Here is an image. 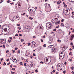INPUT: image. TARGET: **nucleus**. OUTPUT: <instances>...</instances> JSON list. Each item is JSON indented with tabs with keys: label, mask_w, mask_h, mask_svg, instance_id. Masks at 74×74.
<instances>
[{
	"label": "nucleus",
	"mask_w": 74,
	"mask_h": 74,
	"mask_svg": "<svg viewBox=\"0 0 74 74\" xmlns=\"http://www.w3.org/2000/svg\"><path fill=\"white\" fill-rule=\"evenodd\" d=\"M69 10L67 9H65L63 10V13L64 14L66 15H69Z\"/></svg>",
	"instance_id": "nucleus-1"
},
{
	"label": "nucleus",
	"mask_w": 74,
	"mask_h": 74,
	"mask_svg": "<svg viewBox=\"0 0 74 74\" xmlns=\"http://www.w3.org/2000/svg\"><path fill=\"white\" fill-rule=\"evenodd\" d=\"M46 26L47 27V30H49V29L51 28V23H47L46 25Z\"/></svg>",
	"instance_id": "nucleus-2"
},
{
	"label": "nucleus",
	"mask_w": 74,
	"mask_h": 74,
	"mask_svg": "<svg viewBox=\"0 0 74 74\" xmlns=\"http://www.w3.org/2000/svg\"><path fill=\"white\" fill-rule=\"evenodd\" d=\"M46 62H47L48 61H49V63L48 64H49L50 62H51V58L49 57H46Z\"/></svg>",
	"instance_id": "nucleus-3"
},
{
	"label": "nucleus",
	"mask_w": 74,
	"mask_h": 74,
	"mask_svg": "<svg viewBox=\"0 0 74 74\" xmlns=\"http://www.w3.org/2000/svg\"><path fill=\"white\" fill-rule=\"evenodd\" d=\"M59 64L57 66V69L58 71H61L62 70V69H61V67H60V65H59V64ZM60 70V71H59Z\"/></svg>",
	"instance_id": "nucleus-4"
},
{
	"label": "nucleus",
	"mask_w": 74,
	"mask_h": 74,
	"mask_svg": "<svg viewBox=\"0 0 74 74\" xmlns=\"http://www.w3.org/2000/svg\"><path fill=\"white\" fill-rule=\"evenodd\" d=\"M59 34L60 35H61V36H63L64 34V32H62V31L61 29L59 31Z\"/></svg>",
	"instance_id": "nucleus-5"
},
{
	"label": "nucleus",
	"mask_w": 74,
	"mask_h": 74,
	"mask_svg": "<svg viewBox=\"0 0 74 74\" xmlns=\"http://www.w3.org/2000/svg\"><path fill=\"white\" fill-rule=\"evenodd\" d=\"M45 8H49V7H50V5L46 3L45 5Z\"/></svg>",
	"instance_id": "nucleus-6"
},
{
	"label": "nucleus",
	"mask_w": 74,
	"mask_h": 74,
	"mask_svg": "<svg viewBox=\"0 0 74 74\" xmlns=\"http://www.w3.org/2000/svg\"><path fill=\"white\" fill-rule=\"evenodd\" d=\"M55 47L53 45L52 46V48H51V51L53 52H54L55 51Z\"/></svg>",
	"instance_id": "nucleus-7"
},
{
	"label": "nucleus",
	"mask_w": 74,
	"mask_h": 74,
	"mask_svg": "<svg viewBox=\"0 0 74 74\" xmlns=\"http://www.w3.org/2000/svg\"><path fill=\"white\" fill-rule=\"evenodd\" d=\"M60 54H61V55H63V58H64V52H59V56H60Z\"/></svg>",
	"instance_id": "nucleus-8"
},
{
	"label": "nucleus",
	"mask_w": 74,
	"mask_h": 74,
	"mask_svg": "<svg viewBox=\"0 0 74 74\" xmlns=\"http://www.w3.org/2000/svg\"><path fill=\"white\" fill-rule=\"evenodd\" d=\"M14 59L12 61H13V62L14 63H16L17 62V60L16 59V58L14 57Z\"/></svg>",
	"instance_id": "nucleus-9"
},
{
	"label": "nucleus",
	"mask_w": 74,
	"mask_h": 74,
	"mask_svg": "<svg viewBox=\"0 0 74 74\" xmlns=\"http://www.w3.org/2000/svg\"><path fill=\"white\" fill-rule=\"evenodd\" d=\"M63 54H61V55L60 56L59 59H63V58H64V57H63Z\"/></svg>",
	"instance_id": "nucleus-10"
},
{
	"label": "nucleus",
	"mask_w": 74,
	"mask_h": 74,
	"mask_svg": "<svg viewBox=\"0 0 74 74\" xmlns=\"http://www.w3.org/2000/svg\"><path fill=\"white\" fill-rule=\"evenodd\" d=\"M74 35H73L71 36L70 37V40L71 41H72L73 40V38H74Z\"/></svg>",
	"instance_id": "nucleus-11"
},
{
	"label": "nucleus",
	"mask_w": 74,
	"mask_h": 74,
	"mask_svg": "<svg viewBox=\"0 0 74 74\" xmlns=\"http://www.w3.org/2000/svg\"><path fill=\"white\" fill-rule=\"evenodd\" d=\"M34 8V10H35V11H33V9H30V12H35V11H36V8Z\"/></svg>",
	"instance_id": "nucleus-12"
},
{
	"label": "nucleus",
	"mask_w": 74,
	"mask_h": 74,
	"mask_svg": "<svg viewBox=\"0 0 74 74\" xmlns=\"http://www.w3.org/2000/svg\"><path fill=\"white\" fill-rule=\"evenodd\" d=\"M34 44H36V43L35 42H34V41L32 42L31 43V45H34Z\"/></svg>",
	"instance_id": "nucleus-13"
},
{
	"label": "nucleus",
	"mask_w": 74,
	"mask_h": 74,
	"mask_svg": "<svg viewBox=\"0 0 74 74\" xmlns=\"http://www.w3.org/2000/svg\"><path fill=\"white\" fill-rule=\"evenodd\" d=\"M68 39V37H65L64 38V41H67Z\"/></svg>",
	"instance_id": "nucleus-14"
},
{
	"label": "nucleus",
	"mask_w": 74,
	"mask_h": 74,
	"mask_svg": "<svg viewBox=\"0 0 74 74\" xmlns=\"http://www.w3.org/2000/svg\"><path fill=\"white\" fill-rule=\"evenodd\" d=\"M18 6H21V4H18V5H17L16 6V8H19V7H18Z\"/></svg>",
	"instance_id": "nucleus-15"
},
{
	"label": "nucleus",
	"mask_w": 74,
	"mask_h": 74,
	"mask_svg": "<svg viewBox=\"0 0 74 74\" xmlns=\"http://www.w3.org/2000/svg\"><path fill=\"white\" fill-rule=\"evenodd\" d=\"M0 42L2 44H4V42H3V41L2 40V39H1V40H0Z\"/></svg>",
	"instance_id": "nucleus-16"
},
{
	"label": "nucleus",
	"mask_w": 74,
	"mask_h": 74,
	"mask_svg": "<svg viewBox=\"0 0 74 74\" xmlns=\"http://www.w3.org/2000/svg\"><path fill=\"white\" fill-rule=\"evenodd\" d=\"M19 19V18L18 17L16 16V21H18Z\"/></svg>",
	"instance_id": "nucleus-17"
},
{
	"label": "nucleus",
	"mask_w": 74,
	"mask_h": 74,
	"mask_svg": "<svg viewBox=\"0 0 74 74\" xmlns=\"http://www.w3.org/2000/svg\"><path fill=\"white\" fill-rule=\"evenodd\" d=\"M52 39H50L49 42L50 43H51L52 42Z\"/></svg>",
	"instance_id": "nucleus-18"
},
{
	"label": "nucleus",
	"mask_w": 74,
	"mask_h": 74,
	"mask_svg": "<svg viewBox=\"0 0 74 74\" xmlns=\"http://www.w3.org/2000/svg\"><path fill=\"white\" fill-rule=\"evenodd\" d=\"M53 46V45L49 46H48V48H51L52 49V46Z\"/></svg>",
	"instance_id": "nucleus-19"
},
{
	"label": "nucleus",
	"mask_w": 74,
	"mask_h": 74,
	"mask_svg": "<svg viewBox=\"0 0 74 74\" xmlns=\"http://www.w3.org/2000/svg\"><path fill=\"white\" fill-rule=\"evenodd\" d=\"M15 17H13V19H12V20H11V21H12V22H14V20H15Z\"/></svg>",
	"instance_id": "nucleus-20"
},
{
	"label": "nucleus",
	"mask_w": 74,
	"mask_h": 74,
	"mask_svg": "<svg viewBox=\"0 0 74 74\" xmlns=\"http://www.w3.org/2000/svg\"><path fill=\"white\" fill-rule=\"evenodd\" d=\"M3 30L5 32H7V28H4Z\"/></svg>",
	"instance_id": "nucleus-21"
},
{
	"label": "nucleus",
	"mask_w": 74,
	"mask_h": 74,
	"mask_svg": "<svg viewBox=\"0 0 74 74\" xmlns=\"http://www.w3.org/2000/svg\"><path fill=\"white\" fill-rule=\"evenodd\" d=\"M74 67L73 66L71 67V70H74Z\"/></svg>",
	"instance_id": "nucleus-22"
},
{
	"label": "nucleus",
	"mask_w": 74,
	"mask_h": 74,
	"mask_svg": "<svg viewBox=\"0 0 74 74\" xmlns=\"http://www.w3.org/2000/svg\"><path fill=\"white\" fill-rule=\"evenodd\" d=\"M3 47V48H5V45H3L2 46Z\"/></svg>",
	"instance_id": "nucleus-23"
},
{
	"label": "nucleus",
	"mask_w": 74,
	"mask_h": 74,
	"mask_svg": "<svg viewBox=\"0 0 74 74\" xmlns=\"http://www.w3.org/2000/svg\"><path fill=\"white\" fill-rule=\"evenodd\" d=\"M57 41L58 42H61V40H59V39Z\"/></svg>",
	"instance_id": "nucleus-24"
},
{
	"label": "nucleus",
	"mask_w": 74,
	"mask_h": 74,
	"mask_svg": "<svg viewBox=\"0 0 74 74\" xmlns=\"http://www.w3.org/2000/svg\"><path fill=\"white\" fill-rule=\"evenodd\" d=\"M3 63L4 64H3V65L4 66H5V65H6V63H5V62H4Z\"/></svg>",
	"instance_id": "nucleus-25"
},
{
	"label": "nucleus",
	"mask_w": 74,
	"mask_h": 74,
	"mask_svg": "<svg viewBox=\"0 0 74 74\" xmlns=\"http://www.w3.org/2000/svg\"><path fill=\"white\" fill-rule=\"evenodd\" d=\"M11 41V40H8V42L9 43H10V42Z\"/></svg>",
	"instance_id": "nucleus-26"
},
{
	"label": "nucleus",
	"mask_w": 74,
	"mask_h": 74,
	"mask_svg": "<svg viewBox=\"0 0 74 74\" xmlns=\"http://www.w3.org/2000/svg\"><path fill=\"white\" fill-rule=\"evenodd\" d=\"M20 64L23 65V63L22 62H20Z\"/></svg>",
	"instance_id": "nucleus-27"
},
{
	"label": "nucleus",
	"mask_w": 74,
	"mask_h": 74,
	"mask_svg": "<svg viewBox=\"0 0 74 74\" xmlns=\"http://www.w3.org/2000/svg\"><path fill=\"white\" fill-rule=\"evenodd\" d=\"M27 44H28V46H30V45H31V43H27Z\"/></svg>",
	"instance_id": "nucleus-28"
},
{
	"label": "nucleus",
	"mask_w": 74,
	"mask_h": 74,
	"mask_svg": "<svg viewBox=\"0 0 74 74\" xmlns=\"http://www.w3.org/2000/svg\"><path fill=\"white\" fill-rule=\"evenodd\" d=\"M11 73H12V74H15V72H14L11 71Z\"/></svg>",
	"instance_id": "nucleus-29"
},
{
	"label": "nucleus",
	"mask_w": 74,
	"mask_h": 74,
	"mask_svg": "<svg viewBox=\"0 0 74 74\" xmlns=\"http://www.w3.org/2000/svg\"><path fill=\"white\" fill-rule=\"evenodd\" d=\"M21 25V24L19 23L18 24H17V25L18 26H19Z\"/></svg>",
	"instance_id": "nucleus-30"
},
{
	"label": "nucleus",
	"mask_w": 74,
	"mask_h": 74,
	"mask_svg": "<svg viewBox=\"0 0 74 74\" xmlns=\"http://www.w3.org/2000/svg\"><path fill=\"white\" fill-rule=\"evenodd\" d=\"M63 73H64V74H65L66 73V71H63Z\"/></svg>",
	"instance_id": "nucleus-31"
},
{
	"label": "nucleus",
	"mask_w": 74,
	"mask_h": 74,
	"mask_svg": "<svg viewBox=\"0 0 74 74\" xmlns=\"http://www.w3.org/2000/svg\"><path fill=\"white\" fill-rule=\"evenodd\" d=\"M12 52H13V53H14V52H15V51L14 50H12Z\"/></svg>",
	"instance_id": "nucleus-32"
},
{
	"label": "nucleus",
	"mask_w": 74,
	"mask_h": 74,
	"mask_svg": "<svg viewBox=\"0 0 74 74\" xmlns=\"http://www.w3.org/2000/svg\"><path fill=\"white\" fill-rule=\"evenodd\" d=\"M53 31L54 32H56V29H53Z\"/></svg>",
	"instance_id": "nucleus-33"
},
{
	"label": "nucleus",
	"mask_w": 74,
	"mask_h": 74,
	"mask_svg": "<svg viewBox=\"0 0 74 74\" xmlns=\"http://www.w3.org/2000/svg\"><path fill=\"white\" fill-rule=\"evenodd\" d=\"M14 70V71H15V68H12V70Z\"/></svg>",
	"instance_id": "nucleus-34"
},
{
	"label": "nucleus",
	"mask_w": 74,
	"mask_h": 74,
	"mask_svg": "<svg viewBox=\"0 0 74 74\" xmlns=\"http://www.w3.org/2000/svg\"><path fill=\"white\" fill-rule=\"evenodd\" d=\"M3 0H0V3H2V2H3Z\"/></svg>",
	"instance_id": "nucleus-35"
},
{
	"label": "nucleus",
	"mask_w": 74,
	"mask_h": 74,
	"mask_svg": "<svg viewBox=\"0 0 74 74\" xmlns=\"http://www.w3.org/2000/svg\"><path fill=\"white\" fill-rule=\"evenodd\" d=\"M63 21H64V19H62L61 20V22H63Z\"/></svg>",
	"instance_id": "nucleus-36"
},
{
	"label": "nucleus",
	"mask_w": 74,
	"mask_h": 74,
	"mask_svg": "<svg viewBox=\"0 0 74 74\" xmlns=\"http://www.w3.org/2000/svg\"><path fill=\"white\" fill-rule=\"evenodd\" d=\"M14 57H12V58H10V60H12V59H13V58H14Z\"/></svg>",
	"instance_id": "nucleus-37"
},
{
	"label": "nucleus",
	"mask_w": 74,
	"mask_h": 74,
	"mask_svg": "<svg viewBox=\"0 0 74 74\" xmlns=\"http://www.w3.org/2000/svg\"><path fill=\"white\" fill-rule=\"evenodd\" d=\"M21 42H23V41H24V40H23V39H21Z\"/></svg>",
	"instance_id": "nucleus-38"
},
{
	"label": "nucleus",
	"mask_w": 74,
	"mask_h": 74,
	"mask_svg": "<svg viewBox=\"0 0 74 74\" xmlns=\"http://www.w3.org/2000/svg\"><path fill=\"white\" fill-rule=\"evenodd\" d=\"M6 40V39H3V41H4V42H5V41Z\"/></svg>",
	"instance_id": "nucleus-39"
},
{
	"label": "nucleus",
	"mask_w": 74,
	"mask_h": 74,
	"mask_svg": "<svg viewBox=\"0 0 74 74\" xmlns=\"http://www.w3.org/2000/svg\"><path fill=\"white\" fill-rule=\"evenodd\" d=\"M36 45H35V44H34V45H34V46L35 47H36V44H35Z\"/></svg>",
	"instance_id": "nucleus-40"
},
{
	"label": "nucleus",
	"mask_w": 74,
	"mask_h": 74,
	"mask_svg": "<svg viewBox=\"0 0 74 74\" xmlns=\"http://www.w3.org/2000/svg\"><path fill=\"white\" fill-rule=\"evenodd\" d=\"M32 48H34L35 47L33 45H31Z\"/></svg>",
	"instance_id": "nucleus-41"
},
{
	"label": "nucleus",
	"mask_w": 74,
	"mask_h": 74,
	"mask_svg": "<svg viewBox=\"0 0 74 74\" xmlns=\"http://www.w3.org/2000/svg\"><path fill=\"white\" fill-rule=\"evenodd\" d=\"M19 36L20 37H21L22 36V34H19Z\"/></svg>",
	"instance_id": "nucleus-42"
},
{
	"label": "nucleus",
	"mask_w": 74,
	"mask_h": 74,
	"mask_svg": "<svg viewBox=\"0 0 74 74\" xmlns=\"http://www.w3.org/2000/svg\"><path fill=\"white\" fill-rule=\"evenodd\" d=\"M64 6L65 7H66L67 5L65 4L64 5Z\"/></svg>",
	"instance_id": "nucleus-43"
},
{
	"label": "nucleus",
	"mask_w": 74,
	"mask_h": 74,
	"mask_svg": "<svg viewBox=\"0 0 74 74\" xmlns=\"http://www.w3.org/2000/svg\"><path fill=\"white\" fill-rule=\"evenodd\" d=\"M25 14V13H24L23 14H21V15H23H23H24Z\"/></svg>",
	"instance_id": "nucleus-44"
},
{
	"label": "nucleus",
	"mask_w": 74,
	"mask_h": 74,
	"mask_svg": "<svg viewBox=\"0 0 74 74\" xmlns=\"http://www.w3.org/2000/svg\"><path fill=\"white\" fill-rule=\"evenodd\" d=\"M9 50H7L6 51V53H7L8 52H9Z\"/></svg>",
	"instance_id": "nucleus-45"
},
{
	"label": "nucleus",
	"mask_w": 74,
	"mask_h": 74,
	"mask_svg": "<svg viewBox=\"0 0 74 74\" xmlns=\"http://www.w3.org/2000/svg\"><path fill=\"white\" fill-rule=\"evenodd\" d=\"M42 38H45V35H44V36H43Z\"/></svg>",
	"instance_id": "nucleus-46"
},
{
	"label": "nucleus",
	"mask_w": 74,
	"mask_h": 74,
	"mask_svg": "<svg viewBox=\"0 0 74 74\" xmlns=\"http://www.w3.org/2000/svg\"><path fill=\"white\" fill-rule=\"evenodd\" d=\"M35 72L36 73H38V70H37V69L35 70Z\"/></svg>",
	"instance_id": "nucleus-47"
},
{
	"label": "nucleus",
	"mask_w": 74,
	"mask_h": 74,
	"mask_svg": "<svg viewBox=\"0 0 74 74\" xmlns=\"http://www.w3.org/2000/svg\"><path fill=\"white\" fill-rule=\"evenodd\" d=\"M24 65L25 66H26V63H25L24 64Z\"/></svg>",
	"instance_id": "nucleus-48"
},
{
	"label": "nucleus",
	"mask_w": 74,
	"mask_h": 74,
	"mask_svg": "<svg viewBox=\"0 0 74 74\" xmlns=\"http://www.w3.org/2000/svg\"><path fill=\"white\" fill-rule=\"evenodd\" d=\"M40 63H42V64H44V62H40Z\"/></svg>",
	"instance_id": "nucleus-49"
},
{
	"label": "nucleus",
	"mask_w": 74,
	"mask_h": 74,
	"mask_svg": "<svg viewBox=\"0 0 74 74\" xmlns=\"http://www.w3.org/2000/svg\"><path fill=\"white\" fill-rule=\"evenodd\" d=\"M33 56H36V54H35V53H33Z\"/></svg>",
	"instance_id": "nucleus-50"
},
{
	"label": "nucleus",
	"mask_w": 74,
	"mask_h": 74,
	"mask_svg": "<svg viewBox=\"0 0 74 74\" xmlns=\"http://www.w3.org/2000/svg\"><path fill=\"white\" fill-rule=\"evenodd\" d=\"M7 3H10V0H8Z\"/></svg>",
	"instance_id": "nucleus-51"
},
{
	"label": "nucleus",
	"mask_w": 74,
	"mask_h": 74,
	"mask_svg": "<svg viewBox=\"0 0 74 74\" xmlns=\"http://www.w3.org/2000/svg\"><path fill=\"white\" fill-rule=\"evenodd\" d=\"M15 36H18V34H16L15 35Z\"/></svg>",
	"instance_id": "nucleus-52"
},
{
	"label": "nucleus",
	"mask_w": 74,
	"mask_h": 74,
	"mask_svg": "<svg viewBox=\"0 0 74 74\" xmlns=\"http://www.w3.org/2000/svg\"><path fill=\"white\" fill-rule=\"evenodd\" d=\"M43 46L44 47H46V45L44 44V45H43Z\"/></svg>",
	"instance_id": "nucleus-53"
},
{
	"label": "nucleus",
	"mask_w": 74,
	"mask_h": 74,
	"mask_svg": "<svg viewBox=\"0 0 74 74\" xmlns=\"http://www.w3.org/2000/svg\"><path fill=\"white\" fill-rule=\"evenodd\" d=\"M57 4H60V2L59 1H58L57 2Z\"/></svg>",
	"instance_id": "nucleus-54"
},
{
	"label": "nucleus",
	"mask_w": 74,
	"mask_h": 74,
	"mask_svg": "<svg viewBox=\"0 0 74 74\" xmlns=\"http://www.w3.org/2000/svg\"><path fill=\"white\" fill-rule=\"evenodd\" d=\"M73 42H71V45H73Z\"/></svg>",
	"instance_id": "nucleus-55"
},
{
	"label": "nucleus",
	"mask_w": 74,
	"mask_h": 74,
	"mask_svg": "<svg viewBox=\"0 0 74 74\" xmlns=\"http://www.w3.org/2000/svg\"><path fill=\"white\" fill-rule=\"evenodd\" d=\"M58 22H56L55 23V24H56V25H58Z\"/></svg>",
	"instance_id": "nucleus-56"
},
{
	"label": "nucleus",
	"mask_w": 74,
	"mask_h": 74,
	"mask_svg": "<svg viewBox=\"0 0 74 74\" xmlns=\"http://www.w3.org/2000/svg\"><path fill=\"white\" fill-rule=\"evenodd\" d=\"M41 42H44V41L43 40H42V39H41Z\"/></svg>",
	"instance_id": "nucleus-57"
},
{
	"label": "nucleus",
	"mask_w": 74,
	"mask_h": 74,
	"mask_svg": "<svg viewBox=\"0 0 74 74\" xmlns=\"http://www.w3.org/2000/svg\"><path fill=\"white\" fill-rule=\"evenodd\" d=\"M52 72H53V73H55V70H53Z\"/></svg>",
	"instance_id": "nucleus-58"
},
{
	"label": "nucleus",
	"mask_w": 74,
	"mask_h": 74,
	"mask_svg": "<svg viewBox=\"0 0 74 74\" xmlns=\"http://www.w3.org/2000/svg\"><path fill=\"white\" fill-rule=\"evenodd\" d=\"M19 30H20V29H21V27L19 28V27H18L17 28Z\"/></svg>",
	"instance_id": "nucleus-59"
},
{
	"label": "nucleus",
	"mask_w": 74,
	"mask_h": 74,
	"mask_svg": "<svg viewBox=\"0 0 74 74\" xmlns=\"http://www.w3.org/2000/svg\"><path fill=\"white\" fill-rule=\"evenodd\" d=\"M10 67H11V68H12V65H10Z\"/></svg>",
	"instance_id": "nucleus-60"
},
{
	"label": "nucleus",
	"mask_w": 74,
	"mask_h": 74,
	"mask_svg": "<svg viewBox=\"0 0 74 74\" xmlns=\"http://www.w3.org/2000/svg\"><path fill=\"white\" fill-rule=\"evenodd\" d=\"M72 74H74V72L73 71H72L71 72Z\"/></svg>",
	"instance_id": "nucleus-61"
},
{
	"label": "nucleus",
	"mask_w": 74,
	"mask_h": 74,
	"mask_svg": "<svg viewBox=\"0 0 74 74\" xmlns=\"http://www.w3.org/2000/svg\"><path fill=\"white\" fill-rule=\"evenodd\" d=\"M9 59H9V58H8V59H7L6 60V61H9Z\"/></svg>",
	"instance_id": "nucleus-62"
},
{
	"label": "nucleus",
	"mask_w": 74,
	"mask_h": 74,
	"mask_svg": "<svg viewBox=\"0 0 74 74\" xmlns=\"http://www.w3.org/2000/svg\"><path fill=\"white\" fill-rule=\"evenodd\" d=\"M10 39V40H12V37H9Z\"/></svg>",
	"instance_id": "nucleus-63"
},
{
	"label": "nucleus",
	"mask_w": 74,
	"mask_h": 74,
	"mask_svg": "<svg viewBox=\"0 0 74 74\" xmlns=\"http://www.w3.org/2000/svg\"><path fill=\"white\" fill-rule=\"evenodd\" d=\"M59 26L58 25L57 27H56V28H57V29H58V27H59Z\"/></svg>",
	"instance_id": "nucleus-64"
}]
</instances>
